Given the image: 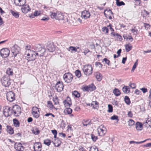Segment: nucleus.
<instances>
[{
	"instance_id": "obj_1",
	"label": "nucleus",
	"mask_w": 151,
	"mask_h": 151,
	"mask_svg": "<svg viewBox=\"0 0 151 151\" xmlns=\"http://www.w3.org/2000/svg\"><path fill=\"white\" fill-rule=\"evenodd\" d=\"M32 49L35 52H37L40 53L39 56L40 57L43 56L44 55L45 52H46V49L44 46L39 44L33 46Z\"/></svg>"
},
{
	"instance_id": "obj_2",
	"label": "nucleus",
	"mask_w": 151,
	"mask_h": 151,
	"mask_svg": "<svg viewBox=\"0 0 151 151\" xmlns=\"http://www.w3.org/2000/svg\"><path fill=\"white\" fill-rule=\"evenodd\" d=\"M35 52L34 50H28L26 51L24 55H27V58L29 59L27 60L28 62L29 61H33L35 60L36 58V57H35Z\"/></svg>"
},
{
	"instance_id": "obj_3",
	"label": "nucleus",
	"mask_w": 151,
	"mask_h": 151,
	"mask_svg": "<svg viewBox=\"0 0 151 151\" xmlns=\"http://www.w3.org/2000/svg\"><path fill=\"white\" fill-rule=\"evenodd\" d=\"M83 70L85 75L89 76L92 73L93 68L91 65H88L83 67Z\"/></svg>"
},
{
	"instance_id": "obj_4",
	"label": "nucleus",
	"mask_w": 151,
	"mask_h": 151,
	"mask_svg": "<svg viewBox=\"0 0 151 151\" xmlns=\"http://www.w3.org/2000/svg\"><path fill=\"white\" fill-rule=\"evenodd\" d=\"M1 82L3 86L5 87H7L10 85L11 80L9 76H4L1 79Z\"/></svg>"
},
{
	"instance_id": "obj_5",
	"label": "nucleus",
	"mask_w": 151,
	"mask_h": 151,
	"mask_svg": "<svg viewBox=\"0 0 151 151\" xmlns=\"http://www.w3.org/2000/svg\"><path fill=\"white\" fill-rule=\"evenodd\" d=\"M12 111V114L13 113L16 116H19L21 112L20 107L17 105H15L13 106Z\"/></svg>"
},
{
	"instance_id": "obj_6",
	"label": "nucleus",
	"mask_w": 151,
	"mask_h": 151,
	"mask_svg": "<svg viewBox=\"0 0 151 151\" xmlns=\"http://www.w3.org/2000/svg\"><path fill=\"white\" fill-rule=\"evenodd\" d=\"M63 78L65 82L67 83H70L73 80V76L70 73H66L63 76Z\"/></svg>"
},
{
	"instance_id": "obj_7",
	"label": "nucleus",
	"mask_w": 151,
	"mask_h": 151,
	"mask_svg": "<svg viewBox=\"0 0 151 151\" xmlns=\"http://www.w3.org/2000/svg\"><path fill=\"white\" fill-rule=\"evenodd\" d=\"M97 131L99 135L101 136L105 135L107 131L106 128L103 125L99 126L97 129Z\"/></svg>"
},
{
	"instance_id": "obj_8",
	"label": "nucleus",
	"mask_w": 151,
	"mask_h": 151,
	"mask_svg": "<svg viewBox=\"0 0 151 151\" xmlns=\"http://www.w3.org/2000/svg\"><path fill=\"white\" fill-rule=\"evenodd\" d=\"M20 50V47L17 45H15L12 47L11 51L14 58L19 53Z\"/></svg>"
},
{
	"instance_id": "obj_9",
	"label": "nucleus",
	"mask_w": 151,
	"mask_h": 151,
	"mask_svg": "<svg viewBox=\"0 0 151 151\" xmlns=\"http://www.w3.org/2000/svg\"><path fill=\"white\" fill-rule=\"evenodd\" d=\"M96 89V87L93 83H92L84 87L83 88V90L84 91L91 92L95 90Z\"/></svg>"
},
{
	"instance_id": "obj_10",
	"label": "nucleus",
	"mask_w": 151,
	"mask_h": 151,
	"mask_svg": "<svg viewBox=\"0 0 151 151\" xmlns=\"http://www.w3.org/2000/svg\"><path fill=\"white\" fill-rule=\"evenodd\" d=\"M12 110L9 106H5L3 110V114L5 116L7 117L11 116L12 114Z\"/></svg>"
},
{
	"instance_id": "obj_11",
	"label": "nucleus",
	"mask_w": 151,
	"mask_h": 151,
	"mask_svg": "<svg viewBox=\"0 0 151 151\" xmlns=\"http://www.w3.org/2000/svg\"><path fill=\"white\" fill-rule=\"evenodd\" d=\"M15 94L12 91L8 92L6 94V98L8 101L12 102L15 99Z\"/></svg>"
},
{
	"instance_id": "obj_12",
	"label": "nucleus",
	"mask_w": 151,
	"mask_h": 151,
	"mask_svg": "<svg viewBox=\"0 0 151 151\" xmlns=\"http://www.w3.org/2000/svg\"><path fill=\"white\" fill-rule=\"evenodd\" d=\"M10 53L9 50L7 48L2 49L0 51V55L3 58H6L9 55Z\"/></svg>"
},
{
	"instance_id": "obj_13",
	"label": "nucleus",
	"mask_w": 151,
	"mask_h": 151,
	"mask_svg": "<svg viewBox=\"0 0 151 151\" xmlns=\"http://www.w3.org/2000/svg\"><path fill=\"white\" fill-rule=\"evenodd\" d=\"M42 147V145L40 142H36L34 144L33 148L35 151H41Z\"/></svg>"
},
{
	"instance_id": "obj_14",
	"label": "nucleus",
	"mask_w": 151,
	"mask_h": 151,
	"mask_svg": "<svg viewBox=\"0 0 151 151\" xmlns=\"http://www.w3.org/2000/svg\"><path fill=\"white\" fill-rule=\"evenodd\" d=\"M55 88L57 91L58 92H61L63 89V83L60 81H59L56 84Z\"/></svg>"
},
{
	"instance_id": "obj_15",
	"label": "nucleus",
	"mask_w": 151,
	"mask_h": 151,
	"mask_svg": "<svg viewBox=\"0 0 151 151\" xmlns=\"http://www.w3.org/2000/svg\"><path fill=\"white\" fill-rule=\"evenodd\" d=\"M14 147L17 151H23L24 147L20 143H16L14 145Z\"/></svg>"
},
{
	"instance_id": "obj_16",
	"label": "nucleus",
	"mask_w": 151,
	"mask_h": 151,
	"mask_svg": "<svg viewBox=\"0 0 151 151\" xmlns=\"http://www.w3.org/2000/svg\"><path fill=\"white\" fill-rule=\"evenodd\" d=\"M90 16V13L88 11L85 10L82 12L81 17L84 19L89 18Z\"/></svg>"
},
{
	"instance_id": "obj_17",
	"label": "nucleus",
	"mask_w": 151,
	"mask_h": 151,
	"mask_svg": "<svg viewBox=\"0 0 151 151\" xmlns=\"http://www.w3.org/2000/svg\"><path fill=\"white\" fill-rule=\"evenodd\" d=\"M22 6L21 8V10L22 12L26 13L30 11V9L28 5H22Z\"/></svg>"
},
{
	"instance_id": "obj_18",
	"label": "nucleus",
	"mask_w": 151,
	"mask_h": 151,
	"mask_svg": "<svg viewBox=\"0 0 151 151\" xmlns=\"http://www.w3.org/2000/svg\"><path fill=\"white\" fill-rule=\"evenodd\" d=\"M47 49L50 52H52L55 50V47L53 43H50L47 46Z\"/></svg>"
},
{
	"instance_id": "obj_19",
	"label": "nucleus",
	"mask_w": 151,
	"mask_h": 151,
	"mask_svg": "<svg viewBox=\"0 0 151 151\" xmlns=\"http://www.w3.org/2000/svg\"><path fill=\"white\" fill-rule=\"evenodd\" d=\"M56 19H57L59 20H63L65 21L66 20L65 18L63 16L62 14L60 12H57V15L56 16Z\"/></svg>"
},
{
	"instance_id": "obj_20",
	"label": "nucleus",
	"mask_w": 151,
	"mask_h": 151,
	"mask_svg": "<svg viewBox=\"0 0 151 151\" xmlns=\"http://www.w3.org/2000/svg\"><path fill=\"white\" fill-rule=\"evenodd\" d=\"M40 14V12L38 11H36L34 13V14H29V17L31 18H33L39 15Z\"/></svg>"
},
{
	"instance_id": "obj_21",
	"label": "nucleus",
	"mask_w": 151,
	"mask_h": 151,
	"mask_svg": "<svg viewBox=\"0 0 151 151\" xmlns=\"http://www.w3.org/2000/svg\"><path fill=\"white\" fill-rule=\"evenodd\" d=\"M55 147H59L61 143V142L58 138H57L55 140V142H53Z\"/></svg>"
},
{
	"instance_id": "obj_22",
	"label": "nucleus",
	"mask_w": 151,
	"mask_h": 151,
	"mask_svg": "<svg viewBox=\"0 0 151 151\" xmlns=\"http://www.w3.org/2000/svg\"><path fill=\"white\" fill-rule=\"evenodd\" d=\"M6 131L9 134H12L14 133V130L13 128L11 126L7 125L6 126Z\"/></svg>"
},
{
	"instance_id": "obj_23",
	"label": "nucleus",
	"mask_w": 151,
	"mask_h": 151,
	"mask_svg": "<svg viewBox=\"0 0 151 151\" xmlns=\"http://www.w3.org/2000/svg\"><path fill=\"white\" fill-rule=\"evenodd\" d=\"M67 49L68 51H70L71 53H72L73 51H74L75 52L77 51L76 47L72 46H70L68 48H67Z\"/></svg>"
},
{
	"instance_id": "obj_24",
	"label": "nucleus",
	"mask_w": 151,
	"mask_h": 151,
	"mask_svg": "<svg viewBox=\"0 0 151 151\" xmlns=\"http://www.w3.org/2000/svg\"><path fill=\"white\" fill-rule=\"evenodd\" d=\"M72 111V110L70 108H67L65 109L64 111V113L65 114H71Z\"/></svg>"
},
{
	"instance_id": "obj_25",
	"label": "nucleus",
	"mask_w": 151,
	"mask_h": 151,
	"mask_svg": "<svg viewBox=\"0 0 151 151\" xmlns=\"http://www.w3.org/2000/svg\"><path fill=\"white\" fill-rule=\"evenodd\" d=\"M113 93L116 96H118L120 95L121 92L118 88H115L113 91Z\"/></svg>"
},
{
	"instance_id": "obj_26",
	"label": "nucleus",
	"mask_w": 151,
	"mask_h": 151,
	"mask_svg": "<svg viewBox=\"0 0 151 151\" xmlns=\"http://www.w3.org/2000/svg\"><path fill=\"white\" fill-rule=\"evenodd\" d=\"M142 124L139 122H137L135 124L136 128L137 130H140L142 129Z\"/></svg>"
},
{
	"instance_id": "obj_27",
	"label": "nucleus",
	"mask_w": 151,
	"mask_h": 151,
	"mask_svg": "<svg viewBox=\"0 0 151 151\" xmlns=\"http://www.w3.org/2000/svg\"><path fill=\"white\" fill-rule=\"evenodd\" d=\"M10 12L12 14V15L15 18H18L19 16V14L18 12L14 11L11 10Z\"/></svg>"
},
{
	"instance_id": "obj_28",
	"label": "nucleus",
	"mask_w": 151,
	"mask_h": 151,
	"mask_svg": "<svg viewBox=\"0 0 151 151\" xmlns=\"http://www.w3.org/2000/svg\"><path fill=\"white\" fill-rule=\"evenodd\" d=\"M122 91L124 93H127L130 92L129 87L127 86H124L122 88Z\"/></svg>"
},
{
	"instance_id": "obj_29",
	"label": "nucleus",
	"mask_w": 151,
	"mask_h": 151,
	"mask_svg": "<svg viewBox=\"0 0 151 151\" xmlns=\"http://www.w3.org/2000/svg\"><path fill=\"white\" fill-rule=\"evenodd\" d=\"M96 77L98 81H100L102 79V75L99 73L97 72L96 73Z\"/></svg>"
},
{
	"instance_id": "obj_30",
	"label": "nucleus",
	"mask_w": 151,
	"mask_h": 151,
	"mask_svg": "<svg viewBox=\"0 0 151 151\" xmlns=\"http://www.w3.org/2000/svg\"><path fill=\"white\" fill-rule=\"evenodd\" d=\"M57 12H50V14L51 17L52 19H56V16L57 15Z\"/></svg>"
},
{
	"instance_id": "obj_31",
	"label": "nucleus",
	"mask_w": 151,
	"mask_h": 151,
	"mask_svg": "<svg viewBox=\"0 0 151 151\" xmlns=\"http://www.w3.org/2000/svg\"><path fill=\"white\" fill-rule=\"evenodd\" d=\"M13 122L14 126L16 127H18L19 126V122L18 120L16 119H13Z\"/></svg>"
},
{
	"instance_id": "obj_32",
	"label": "nucleus",
	"mask_w": 151,
	"mask_h": 151,
	"mask_svg": "<svg viewBox=\"0 0 151 151\" xmlns=\"http://www.w3.org/2000/svg\"><path fill=\"white\" fill-rule=\"evenodd\" d=\"M124 101L125 103L128 105H129L131 103L130 99L127 96H125L124 97Z\"/></svg>"
},
{
	"instance_id": "obj_33",
	"label": "nucleus",
	"mask_w": 151,
	"mask_h": 151,
	"mask_svg": "<svg viewBox=\"0 0 151 151\" xmlns=\"http://www.w3.org/2000/svg\"><path fill=\"white\" fill-rule=\"evenodd\" d=\"M32 132L35 135H38L40 133V131L39 130L37 127H35L32 130Z\"/></svg>"
},
{
	"instance_id": "obj_34",
	"label": "nucleus",
	"mask_w": 151,
	"mask_h": 151,
	"mask_svg": "<svg viewBox=\"0 0 151 151\" xmlns=\"http://www.w3.org/2000/svg\"><path fill=\"white\" fill-rule=\"evenodd\" d=\"M131 31L134 35H137L138 34V30L136 27H134L133 29H131Z\"/></svg>"
},
{
	"instance_id": "obj_35",
	"label": "nucleus",
	"mask_w": 151,
	"mask_h": 151,
	"mask_svg": "<svg viewBox=\"0 0 151 151\" xmlns=\"http://www.w3.org/2000/svg\"><path fill=\"white\" fill-rule=\"evenodd\" d=\"M126 51L127 52H129V51L132 48V46L131 45H129L128 44H127L125 46Z\"/></svg>"
},
{
	"instance_id": "obj_36",
	"label": "nucleus",
	"mask_w": 151,
	"mask_h": 151,
	"mask_svg": "<svg viewBox=\"0 0 151 151\" xmlns=\"http://www.w3.org/2000/svg\"><path fill=\"white\" fill-rule=\"evenodd\" d=\"M51 143V141L48 139H45L44 141V143L48 146H49L50 145Z\"/></svg>"
},
{
	"instance_id": "obj_37",
	"label": "nucleus",
	"mask_w": 151,
	"mask_h": 151,
	"mask_svg": "<svg viewBox=\"0 0 151 151\" xmlns=\"http://www.w3.org/2000/svg\"><path fill=\"white\" fill-rule=\"evenodd\" d=\"M102 31L103 32H105L106 35H108V32L109 31V29L106 27H103L102 29Z\"/></svg>"
},
{
	"instance_id": "obj_38",
	"label": "nucleus",
	"mask_w": 151,
	"mask_h": 151,
	"mask_svg": "<svg viewBox=\"0 0 151 151\" xmlns=\"http://www.w3.org/2000/svg\"><path fill=\"white\" fill-rule=\"evenodd\" d=\"M116 3L117 6H120L125 5V3L123 1H120L119 0H116Z\"/></svg>"
},
{
	"instance_id": "obj_39",
	"label": "nucleus",
	"mask_w": 151,
	"mask_h": 151,
	"mask_svg": "<svg viewBox=\"0 0 151 151\" xmlns=\"http://www.w3.org/2000/svg\"><path fill=\"white\" fill-rule=\"evenodd\" d=\"M143 124L144 126L147 128L151 127V122L145 121V123L144 122Z\"/></svg>"
},
{
	"instance_id": "obj_40",
	"label": "nucleus",
	"mask_w": 151,
	"mask_h": 151,
	"mask_svg": "<svg viewBox=\"0 0 151 151\" xmlns=\"http://www.w3.org/2000/svg\"><path fill=\"white\" fill-rule=\"evenodd\" d=\"M32 114L34 117L36 118H38L40 116L39 113L38 111H36L34 112H32Z\"/></svg>"
},
{
	"instance_id": "obj_41",
	"label": "nucleus",
	"mask_w": 151,
	"mask_h": 151,
	"mask_svg": "<svg viewBox=\"0 0 151 151\" xmlns=\"http://www.w3.org/2000/svg\"><path fill=\"white\" fill-rule=\"evenodd\" d=\"M72 95L76 98H79L80 96V93L77 91H74L72 92Z\"/></svg>"
},
{
	"instance_id": "obj_42",
	"label": "nucleus",
	"mask_w": 151,
	"mask_h": 151,
	"mask_svg": "<svg viewBox=\"0 0 151 151\" xmlns=\"http://www.w3.org/2000/svg\"><path fill=\"white\" fill-rule=\"evenodd\" d=\"M65 107H70L71 105V102H67V100H64L63 101Z\"/></svg>"
},
{
	"instance_id": "obj_43",
	"label": "nucleus",
	"mask_w": 151,
	"mask_h": 151,
	"mask_svg": "<svg viewBox=\"0 0 151 151\" xmlns=\"http://www.w3.org/2000/svg\"><path fill=\"white\" fill-rule=\"evenodd\" d=\"M6 73L9 76L12 75L13 74V70L9 68L7 70Z\"/></svg>"
},
{
	"instance_id": "obj_44",
	"label": "nucleus",
	"mask_w": 151,
	"mask_h": 151,
	"mask_svg": "<svg viewBox=\"0 0 151 151\" xmlns=\"http://www.w3.org/2000/svg\"><path fill=\"white\" fill-rule=\"evenodd\" d=\"M76 76L78 78H80L81 76V71L78 70H76L75 72Z\"/></svg>"
},
{
	"instance_id": "obj_45",
	"label": "nucleus",
	"mask_w": 151,
	"mask_h": 151,
	"mask_svg": "<svg viewBox=\"0 0 151 151\" xmlns=\"http://www.w3.org/2000/svg\"><path fill=\"white\" fill-rule=\"evenodd\" d=\"M89 151H99L97 147L95 146H93L90 147Z\"/></svg>"
},
{
	"instance_id": "obj_46",
	"label": "nucleus",
	"mask_w": 151,
	"mask_h": 151,
	"mask_svg": "<svg viewBox=\"0 0 151 151\" xmlns=\"http://www.w3.org/2000/svg\"><path fill=\"white\" fill-rule=\"evenodd\" d=\"M108 112L109 113L112 112L113 111V106L111 104L108 105Z\"/></svg>"
},
{
	"instance_id": "obj_47",
	"label": "nucleus",
	"mask_w": 151,
	"mask_h": 151,
	"mask_svg": "<svg viewBox=\"0 0 151 151\" xmlns=\"http://www.w3.org/2000/svg\"><path fill=\"white\" fill-rule=\"evenodd\" d=\"M138 60H137L135 62L131 70L133 72L134 70L136 68L137 65H138Z\"/></svg>"
},
{
	"instance_id": "obj_48",
	"label": "nucleus",
	"mask_w": 151,
	"mask_h": 151,
	"mask_svg": "<svg viewBox=\"0 0 151 151\" xmlns=\"http://www.w3.org/2000/svg\"><path fill=\"white\" fill-rule=\"evenodd\" d=\"M128 125L131 127L134 124L135 122L133 120L130 119L128 121Z\"/></svg>"
},
{
	"instance_id": "obj_49",
	"label": "nucleus",
	"mask_w": 151,
	"mask_h": 151,
	"mask_svg": "<svg viewBox=\"0 0 151 151\" xmlns=\"http://www.w3.org/2000/svg\"><path fill=\"white\" fill-rule=\"evenodd\" d=\"M88 121H84V122H83L82 123L83 124V125L84 126H87L88 125H90L91 124V122L90 121L88 123H87V122H88Z\"/></svg>"
},
{
	"instance_id": "obj_50",
	"label": "nucleus",
	"mask_w": 151,
	"mask_h": 151,
	"mask_svg": "<svg viewBox=\"0 0 151 151\" xmlns=\"http://www.w3.org/2000/svg\"><path fill=\"white\" fill-rule=\"evenodd\" d=\"M110 119L112 120H117V122L119 121V119H118V116H117L116 115H114L112 116L111 117Z\"/></svg>"
},
{
	"instance_id": "obj_51",
	"label": "nucleus",
	"mask_w": 151,
	"mask_h": 151,
	"mask_svg": "<svg viewBox=\"0 0 151 151\" xmlns=\"http://www.w3.org/2000/svg\"><path fill=\"white\" fill-rule=\"evenodd\" d=\"M36 111H38L40 113L38 108L36 106L33 107L32 109V112H34Z\"/></svg>"
},
{
	"instance_id": "obj_52",
	"label": "nucleus",
	"mask_w": 151,
	"mask_h": 151,
	"mask_svg": "<svg viewBox=\"0 0 151 151\" xmlns=\"http://www.w3.org/2000/svg\"><path fill=\"white\" fill-rule=\"evenodd\" d=\"M53 101L54 102L55 104H59L58 98L57 97H56L55 99H53Z\"/></svg>"
},
{
	"instance_id": "obj_53",
	"label": "nucleus",
	"mask_w": 151,
	"mask_h": 151,
	"mask_svg": "<svg viewBox=\"0 0 151 151\" xmlns=\"http://www.w3.org/2000/svg\"><path fill=\"white\" fill-rule=\"evenodd\" d=\"M91 138L93 142H95L98 139L97 137V136H95L93 134H91Z\"/></svg>"
},
{
	"instance_id": "obj_54",
	"label": "nucleus",
	"mask_w": 151,
	"mask_h": 151,
	"mask_svg": "<svg viewBox=\"0 0 151 151\" xmlns=\"http://www.w3.org/2000/svg\"><path fill=\"white\" fill-rule=\"evenodd\" d=\"M116 38L118 39V40L121 41L122 40V36L118 33H116Z\"/></svg>"
},
{
	"instance_id": "obj_55",
	"label": "nucleus",
	"mask_w": 151,
	"mask_h": 151,
	"mask_svg": "<svg viewBox=\"0 0 151 151\" xmlns=\"http://www.w3.org/2000/svg\"><path fill=\"white\" fill-rule=\"evenodd\" d=\"M95 65L96 66H98L101 68H102L103 66L99 62H96L95 63Z\"/></svg>"
},
{
	"instance_id": "obj_56",
	"label": "nucleus",
	"mask_w": 151,
	"mask_h": 151,
	"mask_svg": "<svg viewBox=\"0 0 151 151\" xmlns=\"http://www.w3.org/2000/svg\"><path fill=\"white\" fill-rule=\"evenodd\" d=\"M141 146H142L143 147H151V143H148L145 145H142Z\"/></svg>"
},
{
	"instance_id": "obj_57",
	"label": "nucleus",
	"mask_w": 151,
	"mask_h": 151,
	"mask_svg": "<svg viewBox=\"0 0 151 151\" xmlns=\"http://www.w3.org/2000/svg\"><path fill=\"white\" fill-rule=\"evenodd\" d=\"M130 87L132 89H134L136 88V86L134 83H131L129 85Z\"/></svg>"
},
{
	"instance_id": "obj_58",
	"label": "nucleus",
	"mask_w": 151,
	"mask_h": 151,
	"mask_svg": "<svg viewBox=\"0 0 151 151\" xmlns=\"http://www.w3.org/2000/svg\"><path fill=\"white\" fill-rule=\"evenodd\" d=\"M47 104L50 105L49 107L50 109H53V106L52 103L51 101H47Z\"/></svg>"
},
{
	"instance_id": "obj_59",
	"label": "nucleus",
	"mask_w": 151,
	"mask_h": 151,
	"mask_svg": "<svg viewBox=\"0 0 151 151\" xmlns=\"http://www.w3.org/2000/svg\"><path fill=\"white\" fill-rule=\"evenodd\" d=\"M19 0H14V3L16 4L18 6H21L22 5H23V3H20V4H19L18 3Z\"/></svg>"
},
{
	"instance_id": "obj_60",
	"label": "nucleus",
	"mask_w": 151,
	"mask_h": 151,
	"mask_svg": "<svg viewBox=\"0 0 151 151\" xmlns=\"http://www.w3.org/2000/svg\"><path fill=\"white\" fill-rule=\"evenodd\" d=\"M103 60L105 62V63L106 64H107L108 65H109L110 61L109 60L107 59L106 58H104Z\"/></svg>"
},
{
	"instance_id": "obj_61",
	"label": "nucleus",
	"mask_w": 151,
	"mask_h": 151,
	"mask_svg": "<svg viewBox=\"0 0 151 151\" xmlns=\"http://www.w3.org/2000/svg\"><path fill=\"white\" fill-rule=\"evenodd\" d=\"M90 50L88 49H86L83 52V53H84V55H86V54L88 53V52H90Z\"/></svg>"
},
{
	"instance_id": "obj_62",
	"label": "nucleus",
	"mask_w": 151,
	"mask_h": 151,
	"mask_svg": "<svg viewBox=\"0 0 151 151\" xmlns=\"http://www.w3.org/2000/svg\"><path fill=\"white\" fill-rule=\"evenodd\" d=\"M49 19V18L48 17H43L42 19H41V20L44 21H47Z\"/></svg>"
},
{
	"instance_id": "obj_63",
	"label": "nucleus",
	"mask_w": 151,
	"mask_h": 151,
	"mask_svg": "<svg viewBox=\"0 0 151 151\" xmlns=\"http://www.w3.org/2000/svg\"><path fill=\"white\" fill-rule=\"evenodd\" d=\"M141 90L144 93H145L147 91V89L145 88H141Z\"/></svg>"
},
{
	"instance_id": "obj_64",
	"label": "nucleus",
	"mask_w": 151,
	"mask_h": 151,
	"mask_svg": "<svg viewBox=\"0 0 151 151\" xmlns=\"http://www.w3.org/2000/svg\"><path fill=\"white\" fill-rule=\"evenodd\" d=\"M128 116L130 117H132L133 116V114L131 111H129L127 114Z\"/></svg>"
}]
</instances>
